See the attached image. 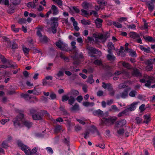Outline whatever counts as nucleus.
Masks as SVG:
<instances>
[{
    "label": "nucleus",
    "mask_w": 155,
    "mask_h": 155,
    "mask_svg": "<svg viewBox=\"0 0 155 155\" xmlns=\"http://www.w3.org/2000/svg\"><path fill=\"white\" fill-rule=\"evenodd\" d=\"M14 123L15 126L17 125L22 126L24 125L28 128L31 127L32 125V122L25 120L24 118L23 114L21 113L19 114L15 120L14 121Z\"/></svg>",
    "instance_id": "f257e3e1"
},
{
    "label": "nucleus",
    "mask_w": 155,
    "mask_h": 155,
    "mask_svg": "<svg viewBox=\"0 0 155 155\" xmlns=\"http://www.w3.org/2000/svg\"><path fill=\"white\" fill-rule=\"evenodd\" d=\"M17 144L18 146L21 147V149L24 151L26 154L33 155L37 151L38 148L36 147L31 151L30 148L27 146L24 145L20 141H18Z\"/></svg>",
    "instance_id": "f03ea898"
},
{
    "label": "nucleus",
    "mask_w": 155,
    "mask_h": 155,
    "mask_svg": "<svg viewBox=\"0 0 155 155\" xmlns=\"http://www.w3.org/2000/svg\"><path fill=\"white\" fill-rule=\"evenodd\" d=\"M109 36V34L107 33L104 34L96 33L93 35V37L95 39V43H100L101 42H104Z\"/></svg>",
    "instance_id": "7ed1b4c3"
},
{
    "label": "nucleus",
    "mask_w": 155,
    "mask_h": 155,
    "mask_svg": "<svg viewBox=\"0 0 155 155\" xmlns=\"http://www.w3.org/2000/svg\"><path fill=\"white\" fill-rule=\"evenodd\" d=\"M87 49L88 50V53L89 55L91 57L92 60L96 58L95 56L93 55V54H97L100 56L102 54L101 52L100 51L95 48L89 46L87 47Z\"/></svg>",
    "instance_id": "20e7f679"
},
{
    "label": "nucleus",
    "mask_w": 155,
    "mask_h": 155,
    "mask_svg": "<svg viewBox=\"0 0 155 155\" xmlns=\"http://www.w3.org/2000/svg\"><path fill=\"white\" fill-rule=\"evenodd\" d=\"M117 119L116 117H109L108 118H103L101 120V124L109 126L113 124Z\"/></svg>",
    "instance_id": "39448f33"
},
{
    "label": "nucleus",
    "mask_w": 155,
    "mask_h": 155,
    "mask_svg": "<svg viewBox=\"0 0 155 155\" xmlns=\"http://www.w3.org/2000/svg\"><path fill=\"white\" fill-rule=\"evenodd\" d=\"M51 30L52 33L54 34L56 32V27L58 25V19L57 18L52 17L51 19Z\"/></svg>",
    "instance_id": "423d86ee"
},
{
    "label": "nucleus",
    "mask_w": 155,
    "mask_h": 155,
    "mask_svg": "<svg viewBox=\"0 0 155 155\" xmlns=\"http://www.w3.org/2000/svg\"><path fill=\"white\" fill-rule=\"evenodd\" d=\"M129 35L131 38L136 39L137 42L141 44H142L140 35L134 31L130 32L129 33Z\"/></svg>",
    "instance_id": "0eeeda50"
},
{
    "label": "nucleus",
    "mask_w": 155,
    "mask_h": 155,
    "mask_svg": "<svg viewBox=\"0 0 155 155\" xmlns=\"http://www.w3.org/2000/svg\"><path fill=\"white\" fill-rule=\"evenodd\" d=\"M146 77L148 79H142L140 80V81L141 83H145V86L149 87H150L151 84V81L152 80L151 78L149 76L146 75Z\"/></svg>",
    "instance_id": "6e6552de"
},
{
    "label": "nucleus",
    "mask_w": 155,
    "mask_h": 155,
    "mask_svg": "<svg viewBox=\"0 0 155 155\" xmlns=\"http://www.w3.org/2000/svg\"><path fill=\"white\" fill-rule=\"evenodd\" d=\"M139 102H134L129 105L127 107V109H125L127 110L126 111L127 113H128L129 111H132L136 109L137 106V105Z\"/></svg>",
    "instance_id": "1a4fd4ad"
},
{
    "label": "nucleus",
    "mask_w": 155,
    "mask_h": 155,
    "mask_svg": "<svg viewBox=\"0 0 155 155\" xmlns=\"http://www.w3.org/2000/svg\"><path fill=\"white\" fill-rule=\"evenodd\" d=\"M59 48L63 51H68V45L59 40Z\"/></svg>",
    "instance_id": "9d476101"
},
{
    "label": "nucleus",
    "mask_w": 155,
    "mask_h": 155,
    "mask_svg": "<svg viewBox=\"0 0 155 155\" xmlns=\"http://www.w3.org/2000/svg\"><path fill=\"white\" fill-rule=\"evenodd\" d=\"M126 120L124 119H121L119 121H117L115 124V128H119L120 127H122L126 124Z\"/></svg>",
    "instance_id": "9b49d317"
},
{
    "label": "nucleus",
    "mask_w": 155,
    "mask_h": 155,
    "mask_svg": "<svg viewBox=\"0 0 155 155\" xmlns=\"http://www.w3.org/2000/svg\"><path fill=\"white\" fill-rule=\"evenodd\" d=\"M131 88L129 87L124 90L123 92L120 93V97L123 98H125L127 97L128 96V91Z\"/></svg>",
    "instance_id": "f8f14e48"
},
{
    "label": "nucleus",
    "mask_w": 155,
    "mask_h": 155,
    "mask_svg": "<svg viewBox=\"0 0 155 155\" xmlns=\"http://www.w3.org/2000/svg\"><path fill=\"white\" fill-rule=\"evenodd\" d=\"M124 51L129 53V55L132 57H134L136 56V52L131 49H129L127 48H126L124 50Z\"/></svg>",
    "instance_id": "ddd939ff"
},
{
    "label": "nucleus",
    "mask_w": 155,
    "mask_h": 155,
    "mask_svg": "<svg viewBox=\"0 0 155 155\" xmlns=\"http://www.w3.org/2000/svg\"><path fill=\"white\" fill-rule=\"evenodd\" d=\"M50 10L52 13L54 15H57L58 13V10L57 7L54 5H52Z\"/></svg>",
    "instance_id": "4468645a"
},
{
    "label": "nucleus",
    "mask_w": 155,
    "mask_h": 155,
    "mask_svg": "<svg viewBox=\"0 0 155 155\" xmlns=\"http://www.w3.org/2000/svg\"><path fill=\"white\" fill-rule=\"evenodd\" d=\"M103 20L100 18H97L95 21V23L96 25V27L98 28H100L102 25Z\"/></svg>",
    "instance_id": "2eb2a0df"
},
{
    "label": "nucleus",
    "mask_w": 155,
    "mask_h": 155,
    "mask_svg": "<svg viewBox=\"0 0 155 155\" xmlns=\"http://www.w3.org/2000/svg\"><path fill=\"white\" fill-rule=\"evenodd\" d=\"M133 71L132 72V75L133 76L139 77L141 76V73L139 71L138 69L136 68H132Z\"/></svg>",
    "instance_id": "dca6fc26"
},
{
    "label": "nucleus",
    "mask_w": 155,
    "mask_h": 155,
    "mask_svg": "<svg viewBox=\"0 0 155 155\" xmlns=\"http://www.w3.org/2000/svg\"><path fill=\"white\" fill-rule=\"evenodd\" d=\"M107 48L108 49L107 50L109 54L111 53V50H114L115 48L114 45L111 42H109L107 44Z\"/></svg>",
    "instance_id": "f3484780"
},
{
    "label": "nucleus",
    "mask_w": 155,
    "mask_h": 155,
    "mask_svg": "<svg viewBox=\"0 0 155 155\" xmlns=\"http://www.w3.org/2000/svg\"><path fill=\"white\" fill-rule=\"evenodd\" d=\"M146 63L147 64L146 68V69L148 71H151L153 68V65L151 62L149 61H147Z\"/></svg>",
    "instance_id": "a211bd4d"
},
{
    "label": "nucleus",
    "mask_w": 155,
    "mask_h": 155,
    "mask_svg": "<svg viewBox=\"0 0 155 155\" xmlns=\"http://www.w3.org/2000/svg\"><path fill=\"white\" fill-rule=\"evenodd\" d=\"M93 114L95 116H98L99 117H101L103 115V112L100 109H98L93 112Z\"/></svg>",
    "instance_id": "6ab92c4d"
},
{
    "label": "nucleus",
    "mask_w": 155,
    "mask_h": 155,
    "mask_svg": "<svg viewBox=\"0 0 155 155\" xmlns=\"http://www.w3.org/2000/svg\"><path fill=\"white\" fill-rule=\"evenodd\" d=\"M107 58L108 60L110 61H114L115 59V57L111 53L107 55Z\"/></svg>",
    "instance_id": "aec40b11"
},
{
    "label": "nucleus",
    "mask_w": 155,
    "mask_h": 155,
    "mask_svg": "<svg viewBox=\"0 0 155 155\" xmlns=\"http://www.w3.org/2000/svg\"><path fill=\"white\" fill-rule=\"evenodd\" d=\"M42 115L37 114H35L34 115H32V117L34 120H41L42 119Z\"/></svg>",
    "instance_id": "412c9836"
},
{
    "label": "nucleus",
    "mask_w": 155,
    "mask_h": 155,
    "mask_svg": "<svg viewBox=\"0 0 155 155\" xmlns=\"http://www.w3.org/2000/svg\"><path fill=\"white\" fill-rule=\"evenodd\" d=\"M144 122L146 124H148L150 121V119L149 115H145L144 116Z\"/></svg>",
    "instance_id": "4be33fe9"
},
{
    "label": "nucleus",
    "mask_w": 155,
    "mask_h": 155,
    "mask_svg": "<svg viewBox=\"0 0 155 155\" xmlns=\"http://www.w3.org/2000/svg\"><path fill=\"white\" fill-rule=\"evenodd\" d=\"M11 139V137L8 138L7 141H5L3 142L2 144V147L4 148H7L8 147V142Z\"/></svg>",
    "instance_id": "5701e85b"
},
{
    "label": "nucleus",
    "mask_w": 155,
    "mask_h": 155,
    "mask_svg": "<svg viewBox=\"0 0 155 155\" xmlns=\"http://www.w3.org/2000/svg\"><path fill=\"white\" fill-rule=\"evenodd\" d=\"M97 3L100 5L103 6L104 8V6L107 5V2L104 0H97Z\"/></svg>",
    "instance_id": "b1692460"
},
{
    "label": "nucleus",
    "mask_w": 155,
    "mask_h": 155,
    "mask_svg": "<svg viewBox=\"0 0 155 155\" xmlns=\"http://www.w3.org/2000/svg\"><path fill=\"white\" fill-rule=\"evenodd\" d=\"M149 10L150 12H152L154 8V4L150 3L149 2H147Z\"/></svg>",
    "instance_id": "393cba45"
},
{
    "label": "nucleus",
    "mask_w": 155,
    "mask_h": 155,
    "mask_svg": "<svg viewBox=\"0 0 155 155\" xmlns=\"http://www.w3.org/2000/svg\"><path fill=\"white\" fill-rule=\"evenodd\" d=\"M122 64L123 66L125 68L128 69H132L131 66L129 64L125 62H122Z\"/></svg>",
    "instance_id": "a878e982"
},
{
    "label": "nucleus",
    "mask_w": 155,
    "mask_h": 155,
    "mask_svg": "<svg viewBox=\"0 0 155 155\" xmlns=\"http://www.w3.org/2000/svg\"><path fill=\"white\" fill-rule=\"evenodd\" d=\"M83 104L84 106L87 107L89 106H93L94 104L93 102H89L87 101L84 102L83 103Z\"/></svg>",
    "instance_id": "bb28decb"
},
{
    "label": "nucleus",
    "mask_w": 155,
    "mask_h": 155,
    "mask_svg": "<svg viewBox=\"0 0 155 155\" xmlns=\"http://www.w3.org/2000/svg\"><path fill=\"white\" fill-rule=\"evenodd\" d=\"M123 74L125 76L124 78L126 79L130 77V73L127 71V70H125L123 71Z\"/></svg>",
    "instance_id": "cd10ccee"
},
{
    "label": "nucleus",
    "mask_w": 155,
    "mask_h": 155,
    "mask_svg": "<svg viewBox=\"0 0 155 155\" xmlns=\"http://www.w3.org/2000/svg\"><path fill=\"white\" fill-rule=\"evenodd\" d=\"M107 88L110 91H111V92L110 93L111 95H113L114 94V92L113 91L112 87L110 84H107Z\"/></svg>",
    "instance_id": "c85d7f7f"
},
{
    "label": "nucleus",
    "mask_w": 155,
    "mask_h": 155,
    "mask_svg": "<svg viewBox=\"0 0 155 155\" xmlns=\"http://www.w3.org/2000/svg\"><path fill=\"white\" fill-rule=\"evenodd\" d=\"M143 38L146 40L150 42H154V40H153V38L149 36H144Z\"/></svg>",
    "instance_id": "c756f323"
},
{
    "label": "nucleus",
    "mask_w": 155,
    "mask_h": 155,
    "mask_svg": "<svg viewBox=\"0 0 155 155\" xmlns=\"http://www.w3.org/2000/svg\"><path fill=\"white\" fill-rule=\"evenodd\" d=\"M82 6L85 9H87L91 6V5L86 2H83L82 4Z\"/></svg>",
    "instance_id": "7c9ffc66"
},
{
    "label": "nucleus",
    "mask_w": 155,
    "mask_h": 155,
    "mask_svg": "<svg viewBox=\"0 0 155 155\" xmlns=\"http://www.w3.org/2000/svg\"><path fill=\"white\" fill-rule=\"evenodd\" d=\"M71 111H75L79 110V106L77 104H75L71 108Z\"/></svg>",
    "instance_id": "2f4dec72"
},
{
    "label": "nucleus",
    "mask_w": 155,
    "mask_h": 155,
    "mask_svg": "<svg viewBox=\"0 0 155 155\" xmlns=\"http://www.w3.org/2000/svg\"><path fill=\"white\" fill-rule=\"evenodd\" d=\"M27 6L29 8H34L35 7V3L34 2H31L27 3Z\"/></svg>",
    "instance_id": "473e14b6"
},
{
    "label": "nucleus",
    "mask_w": 155,
    "mask_h": 155,
    "mask_svg": "<svg viewBox=\"0 0 155 155\" xmlns=\"http://www.w3.org/2000/svg\"><path fill=\"white\" fill-rule=\"evenodd\" d=\"M94 80L93 79V77L92 75L90 76L88 78L87 80V82L90 84L93 83L94 82Z\"/></svg>",
    "instance_id": "72a5a7b5"
},
{
    "label": "nucleus",
    "mask_w": 155,
    "mask_h": 155,
    "mask_svg": "<svg viewBox=\"0 0 155 155\" xmlns=\"http://www.w3.org/2000/svg\"><path fill=\"white\" fill-rule=\"evenodd\" d=\"M116 129L117 133L119 135H121L123 134L124 133V130L123 129L121 128L118 129V128H115Z\"/></svg>",
    "instance_id": "f704fd0d"
},
{
    "label": "nucleus",
    "mask_w": 155,
    "mask_h": 155,
    "mask_svg": "<svg viewBox=\"0 0 155 155\" xmlns=\"http://www.w3.org/2000/svg\"><path fill=\"white\" fill-rule=\"evenodd\" d=\"M140 48L142 50L147 53H148L150 51V48H147L142 45H140Z\"/></svg>",
    "instance_id": "c9c22d12"
},
{
    "label": "nucleus",
    "mask_w": 155,
    "mask_h": 155,
    "mask_svg": "<svg viewBox=\"0 0 155 155\" xmlns=\"http://www.w3.org/2000/svg\"><path fill=\"white\" fill-rule=\"evenodd\" d=\"M81 23L84 25H89L91 24V22L88 20H86L84 19L81 20Z\"/></svg>",
    "instance_id": "e433bc0d"
},
{
    "label": "nucleus",
    "mask_w": 155,
    "mask_h": 155,
    "mask_svg": "<svg viewBox=\"0 0 155 155\" xmlns=\"http://www.w3.org/2000/svg\"><path fill=\"white\" fill-rule=\"evenodd\" d=\"M73 25L75 30L77 31H78L79 30L80 28L78 26V23L76 21L73 22Z\"/></svg>",
    "instance_id": "4c0bfd02"
},
{
    "label": "nucleus",
    "mask_w": 155,
    "mask_h": 155,
    "mask_svg": "<svg viewBox=\"0 0 155 155\" xmlns=\"http://www.w3.org/2000/svg\"><path fill=\"white\" fill-rule=\"evenodd\" d=\"M40 40L41 42H46L48 41V39L46 36H44L40 38Z\"/></svg>",
    "instance_id": "58836bf2"
},
{
    "label": "nucleus",
    "mask_w": 155,
    "mask_h": 155,
    "mask_svg": "<svg viewBox=\"0 0 155 155\" xmlns=\"http://www.w3.org/2000/svg\"><path fill=\"white\" fill-rule=\"evenodd\" d=\"M71 95H73L74 97L76 96L79 94V92L78 91L76 90H74L72 91L71 92Z\"/></svg>",
    "instance_id": "ea45409f"
},
{
    "label": "nucleus",
    "mask_w": 155,
    "mask_h": 155,
    "mask_svg": "<svg viewBox=\"0 0 155 155\" xmlns=\"http://www.w3.org/2000/svg\"><path fill=\"white\" fill-rule=\"evenodd\" d=\"M127 111V110H125H125L123 111H122L119 113L118 114L117 116L118 117H121L123 115L126 114H127V113L126 111Z\"/></svg>",
    "instance_id": "a19ab883"
},
{
    "label": "nucleus",
    "mask_w": 155,
    "mask_h": 155,
    "mask_svg": "<svg viewBox=\"0 0 155 155\" xmlns=\"http://www.w3.org/2000/svg\"><path fill=\"white\" fill-rule=\"evenodd\" d=\"M75 101L74 98L72 97H70V99L68 100V103L70 105H72Z\"/></svg>",
    "instance_id": "79ce46f5"
},
{
    "label": "nucleus",
    "mask_w": 155,
    "mask_h": 155,
    "mask_svg": "<svg viewBox=\"0 0 155 155\" xmlns=\"http://www.w3.org/2000/svg\"><path fill=\"white\" fill-rule=\"evenodd\" d=\"M94 64L97 65H100L102 64V62L100 60H96L94 62Z\"/></svg>",
    "instance_id": "37998d69"
},
{
    "label": "nucleus",
    "mask_w": 155,
    "mask_h": 155,
    "mask_svg": "<svg viewBox=\"0 0 155 155\" xmlns=\"http://www.w3.org/2000/svg\"><path fill=\"white\" fill-rule=\"evenodd\" d=\"M104 8L103 6H101L99 5H96L95 7V10L97 11H98L100 9H103Z\"/></svg>",
    "instance_id": "c03bdc74"
},
{
    "label": "nucleus",
    "mask_w": 155,
    "mask_h": 155,
    "mask_svg": "<svg viewBox=\"0 0 155 155\" xmlns=\"http://www.w3.org/2000/svg\"><path fill=\"white\" fill-rule=\"evenodd\" d=\"M113 24L116 27H117L118 28H121L122 27V25L118 22H114L113 23Z\"/></svg>",
    "instance_id": "a18cd8bd"
},
{
    "label": "nucleus",
    "mask_w": 155,
    "mask_h": 155,
    "mask_svg": "<svg viewBox=\"0 0 155 155\" xmlns=\"http://www.w3.org/2000/svg\"><path fill=\"white\" fill-rule=\"evenodd\" d=\"M127 87L126 82H124V83L120 84L118 86V87L119 89H121Z\"/></svg>",
    "instance_id": "49530a36"
},
{
    "label": "nucleus",
    "mask_w": 155,
    "mask_h": 155,
    "mask_svg": "<svg viewBox=\"0 0 155 155\" xmlns=\"http://www.w3.org/2000/svg\"><path fill=\"white\" fill-rule=\"evenodd\" d=\"M81 14L82 15H84L85 16H86L88 14V12L87 11H86L84 9H82L81 10Z\"/></svg>",
    "instance_id": "de8ad7c7"
},
{
    "label": "nucleus",
    "mask_w": 155,
    "mask_h": 155,
    "mask_svg": "<svg viewBox=\"0 0 155 155\" xmlns=\"http://www.w3.org/2000/svg\"><path fill=\"white\" fill-rule=\"evenodd\" d=\"M23 50L24 53L25 54H28V53L29 49L28 48L26 47H23Z\"/></svg>",
    "instance_id": "09e8293b"
},
{
    "label": "nucleus",
    "mask_w": 155,
    "mask_h": 155,
    "mask_svg": "<svg viewBox=\"0 0 155 155\" xmlns=\"http://www.w3.org/2000/svg\"><path fill=\"white\" fill-rule=\"evenodd\" d=\"M26 20L24 18H21L19 21V23L21 24H25L26 23Z\"/></svg>",
    "instance_id": "8fccbe9b"
},
{
    "label": "nucleus",
    "mask_w": 155,
    "mask_h": 155,
    "mask_svg": "<svg viewBox=\"0 0 155 155\" xmlns=\"http://www.w3.org/2000/svg\"><path fill=\"white\" fill-rule=\"evenodd\" d=\"M46 149L48 153L51 154H52L53 153V151L51 147H47L46 148Z\"/></svg>",
    "instance_id": "3c124183"
},
{
    "label": "nucleus",
    "mask_w": 155,
    "mask_h": 155,
    "mask_svg": "<svg viewBox=\"0 0 155 155\" xmlns=\"http://www.w3.org/2000/svg\"><path fill=\"white\" fill-rule=\"evenodd\" d=\"M136 93L135 91H132L130 92L129 95L131 97H134L135 96Z\"/></svg>",
    "instance_id": "603ef678"
},
{
    "label": "nucleus",
    "mask_w": 155,
    "mask_h": 155,
    "mask_svg": "<svg viewBox=\"0 0 155 155\" xmlns=\"http://www.w3.org/2000/svg\"><path fill=\"white\" fill-rule=\"evenodd\" d=\"M69 99V97L67 95H64L62 96V101H67Z\"/></svg>",
    "instance_id": "864d4df0"
},
{
    "label": "nucleus",
    "mask_w": 155,
    "mask_h": 155,
    "mask_svg": "<svg viewBox=\"0 0 155 155\" xmlns=\"http://www.w3.org/2000/svg\"><path fill=\"white\" fill-rule=\"evenodd\" d=\"M60 57L66 61L68 62L69 61V59L68 57L65 56L63 55L60 54Z\"/></svg>",
    "instance_id": "5fc2aeb1"
},
{
    "label": "nucleus",
    "mask_w": 155,
    "mask_h": 155,
    "mask_svg": "<svg viewBox=\"0 0 155 155\" xmlns=\"http://www.w3.org/2000/svg\"><path fill=\"white\" fill-rule=\"evenodd\" d=\"M111 107L112 109L114 110L115 111L118 112L120 111L119 109L115 105H112Z\"/></svg>",
    "instance_id": "6e6d98bb"
},
{
    "label": "nucleus",
    "mask_w": 155,
    "mask_h": 155,
    "mask_svg": "<svg viewBox=\"0 0 155 155\" xmlns=\"http://www.w3.org/2000/svg\"><path fill=\"white\" fill-rule=\"evenodd\" d=\"M43 84L44 86L49 85L50 84L46 80L44 79L43 80Z\"/></svg>",
    "instance_id": "4d7b16f0"
},
{
    "label": "nucleus",
    "mask_w": 155,
    "mask_h": 155,
    "mask_svg": "<svg viewBox=\"0 0 155 155\" xmlns=\"http://www.w3.org/2000/svg\"><path fill=\"white\" fill-rule=\"evenodd\" d=\"M139 109L141 112L143 111L145 109V104H142L139 107Z\"/></svg>",
    "instance_id": "13d9d810"
},
{
    "label": "nucleus",
    "mask_w": 155,
    "mask_h": 155,
    "mask_svg": "<svg viewBox=\"0 0 155 155\" xmlns=\"http://www.w3.org/2000/svg\"><path fill=\"white\" fill-rule=\"evenodd\" d=\"M0 59H1V61L3 63H5L6 62V59L4 58V57L2 55L0 54Z\"/></svg>",
    "instance_id": "bf43d9fd"
},
{
    "label": "nucleus",
    "mask_w": 155,
    "mask_h": 155,
    "mask_svg": "<svg viewBox=\"0 0 155 155\" xmlns=\"http://www.w3.org/2000/svg\"><path fill=\"white\" fill-rule=\"evenodd\" d=\"M72 9L76 13H78L80 12V10L77 7H73Z\"/></svg>",
    "instance_id": "052dcab7"
},
{
    "label": "nucleus",
    "mask_w": 155,
    "mask_h": 155,
    "mask_svg": "<svg viewBox=\"0 0 155 155\" xmlns=\"http://www.w3.org/2000/svg\"><path fill=\"white\" fill-rule=\"evenodd\" d=\"M41 29H38V30L37 32V34L38 36H39L40 38H41L42 37V35H41Z\"/></svg>",
    "instance_id": "680f3d73"
},
{
    "label": "nucleus",
    "mask_w": 155,
    "mask_h": 155,
    "mask_svg": "<svg viewBox=\"0 0 155 155\" xmlns=\"http://www.w3.org/2000/svg\"><path fill=\"white\" fill-rule=\"evenodd\" d=\"M50 97L51 99L53 100L55 98L56 95L53 93H51L50 95Z\"/></svg>",
    "instance_id": "e2e57ef3"
},
{
    "label": "nucleus",
    "mask_w": 155,
    "mask_h": 155,
    "mask_svg": "<svg viewBox=\"0 0 155 155\" xmlns=\"http://www.w3.org/2000/svg\"><path fill=\"white\" fill-rule=\"evenodd\" d=\"M127 20V18L126 17H122L118 19V20L119 21L122 22L124 21H126Z\"/></svg>",
    "instance_id": "0e129e2a"
},
{
    "label": "nucleus",
    "mask_w": 155,
    "mask_h": 155,
    "mask_svg": "<svg viewBox=\"0 0 155 155\" xmlns=\"http://www.w3.org/2000/svg\"><path fill=\"white\" fill-rule=\"evenodd\" d=\"M90 15H91L93 14L94 16L97 17V12L95 11H92L91 12H90Z\"/></svg>",
    "instance_id": "69168bd1"
},
{
    "label": "nucleus",
    "mask_w": 155,
    "mask_h": 155,
    "mask_svg": "<svg viewBox=\"0 0 155 155\" xmlns=\"http://www.w3.org/2000/svg\"><path fill=\"white\" fill-rule=\"evenodd\" d=\"M82 100L83 97L81 96H79L77 98V100L79 102H81Z\"/></svg>",
    "instance_id": "338daca9"
},
{
    "label": "nucleus",
    "mask_w": 155,
    "mask_h": 155,
    "mask_svg": "<svg viewBox=\"0 0 155 155\" xmlns=\"http://www.w3.org/2000/svg\"><path fill=\"white\" fill-rule=\"evenodd\" d=\"M113 99L107 100V105H110L113 103Z\"/></svg>",
    "instance_id": "774afa93"
}]
</instances>
